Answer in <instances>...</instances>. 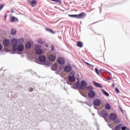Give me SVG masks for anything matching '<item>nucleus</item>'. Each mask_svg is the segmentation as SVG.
Here are the masks:
<instances>
[{
    "instance_id": "6e6552de",
    "label": "nucleus",
    "mask_w": 130,
    "mask_h": 130,
    "mask_svg": "<svg viewBox=\"0 0 130 130\" xmlns=\"http://www.w3.org/2000/svg\"><path fill=\"white\" fill-rule=\"evenodd\" d=\"M29 4H30V5L32 7V8H35V7H36L37 6V1L36 0H32V1H28Z\"/></svg>"
},
{
    "instance_id": "412c9836",
    "label": "nucleus",
    "mask_w": 130,
    "mask_h": 130,
    "mask_svg": "<svg viewBox=\"0 0 130 130\" xmlns=\"http://www.w3.org/2000/svg\"><path fill=\"white\" fill-rule=\"evenodd\" d=\"M75 86L77 88H81V84H80V81H77L75 83Z\"/></svg>"
},
{
    "instance_id": "5701e85b",
    "label": "nucleus",
    "mask_w": 130,
    "mask_h": 130,
    "mask_svg": "<svg viewBox=\"0 0 130 130\" xmlns=\"http://www.w3.org/2000/svg\"><path fill=\"white\" fill-rule=\"evenodd\" d=\"M101 90L102 92L103 93V94L105 95V96H109V94L107 92L105 91L104 89H101Z\"/></svg>"
},
{
    "instance_id": "ea45409f",
    "label": "nucleus",
    "mask_w": 130,
    "mask_h": 130,
    "mask_svg": "<svg viewBox=\"0 0 130 130\" xmlns=\"http://www.w3.org/2000/svg\"><path fill=\"white\" fill-rule=\"evenodd\" d=\"M126 130H130L129 128H127Z\"/></svg>"
},
{
    "instance_id": "473e14b6",
    "label": "nucleus",
    "mask_w": 130,
    "mask_h": 130,
    "mask_svg": "<svg viewBox=\"0 0 130 130\" xmlns=\"http://www.w3.org/2000/svg\"><path fill=\"white\" fill-rule=\"evenodd\" d=\"M115 92H116V93H119V89H118V88H117V87H116V88H115Z\"/></svg>"
},
{
    "instance_id": "a19ab883",
    "label": "nucleus",
    "mask_w": 130,
    "mask_h": 130,
    "mask_svg": "<svg viewBox=\"0 0 130 130\" xmlns=\"http://www.w3.org/2000/svg\"><path fill=\"white\" fill-rule=\"evenodd\" d=\"M112 86H113V87H115L114 84H112Z\"/></svg>"
},
{
    "instance_id": "c756f323",
    "label": "nucleus",
    "mask_w": 130,
    "mask_h": 130,
    "mask_svg": "<svg viewBox=\"0 0 130 130\" xmlns=\"http://www.w3.org/2000/svg\"><path fill=\"white\" fill-rule=\"evenodd\" d=\"M102 115L104 117H107V116H108V114H107L106 112H105L102 114Z\"/></svg>"
},
{
    "instance_id": "f704fd0d",
    "label": "nucleus",
    "mask_w": 130,
    "mask_h": 130,
    "mask_svg": "<svg viewBox=\"0 0 130 130\" xmlns=\"http://www.w3.org/2000/svg\"><path fill=\"white\" fill-rule=\"evenodd\" d=\"M7 17H8V14H5V16H4V20H7Z\"/></svg>"
},
{
    "instance_id": "b1692460",
    "label": "nucleus",
    "mask_w": 130,
    "mask_h": 130,
    "mask_svg": "<svg viewBox=\"0 0 130 130\" xmlns=\"http://www.w3.org/2000/svg\"><path fill=\"white\" fill-rule=\"evenodd\" d=\"M51 70H52V71H56L57 70V66H52Z\"/></svg>"
},
{
    "instance_id": "9d476101",
    "label": "nucleus",
    "mask_w": 130,
    "mask_h": 130,
    "mask_svg": "<svg viewBox=\"0 0 130 130\" xmlns=\"http://www.w3.org/2000/svg\"><path fill=\"white\" fill-rule=\"evenodd\" d=\"M63 70L66 73H70L72 71V67L71 66H66L63 68Z\"/></svg>"
},
{
    "instance_id": "c85d7f7f",
    "label": "nucleus",
    "mask_w": 130,
    "mask_h": 130,
    "mask_svg": "<svg viewBox=\"0 0 130 130\" xmlns=\"http://www.w3.org/2000/svg\"><path fill=\"white\" fill-rule=\"evenodd\" d=\"M52 2H55V3H57L58 4H61V1L60 0H50Z\"/></svg>"
},
{
    "instance_id": "7ed1b4c3",
    "label": "nucleus",
    "mask_w": 130,
    "mask_h": 130,
    "mask_svg": "<svg viewBox=\"0 0 130 130\" xmlns=\"http://www.w3.org/2000/svg\"><path fill=\"white\" fill-rule=\"evenodd\" d=\"M75 76H76V73L75 72H71L69 75L68 80L70 82H71V83L75 82V80H76V77H75Z\"/></svg>"
},
{
    "instance_id": "e433bc0d",
    "label": "nucleus",
    "mask_w": 130,
    "mask_h": 130,
    "mask_svg": "<svg viewBox=\"0 0 130 130\" xmlns=\"http://www.w3.org/2000/svg\"><path fill=\"white\" fill-rule=\"evenodd\" d=\"M3 45L0 43V50H2L3 49Z\"/></svg>"
},
{
    "instance_id": "bb28decb",
    "label": "nucleus",
    "mask_w": 130,
    "mask_h": 130,
    "mask_svg": "<svg viewBox=\"0 0 130 130\" xmlns=\"http://www.w3.org/2000/svg\"><path fill=\"white\" fill-rule=\"evenodd\" d=\"M69 17H71L72 18H76L77 19V14H75V15H69Z\"/></svg>"
},
{
    "instance_id": "0eeeda50",
    "label": "nucleus",
    "mask_w": 130,
    "mask_h": 130,
    "mask_svg": "<svg viewBox=\"0 0 130 130\" xmlns=\"http://www.w3.org/2000/svg\"><path fill=\"white\" fill-rule=\"evenodd\" d=\"M48 59L50 60V61H55V59H56V57L53 54H50L48 57Z\"/></svg>"
},
{
    "instance_id": "423d86ee",
    "label": "nucleus",
    "mask_w": 130,
    "mask_h": 130,
    "mask_svg": "<svg viewBox=\"0 0 130 130\" xmlns=\"http://www.w3.org/2000/svg\"><path fill=\"white\" fill-rule=\"evenodd\" d=\"M87 86V83H86V81H82L80 83V88L82 90H85L86 89V87Z\"/></svg>"
},
{
    "instance_id": "cd10ccee",
    "label": "nucleus",
    "mask_w": 130,
    "mask_h": 130,
    "mask_svg": "<svg viewBox=\"0 0 130 130\" xmlns=\"http://www.w3.org/2000/svg\"><path fill=\"white\" fill-rule=\"evenodd\" d=\"M38 43L40 44H44V42H43L41 39H39L38 40Z\"/></svg>"
},
{
    "instance_id": "79ce46f5",
    "label": "nucleus",
    "mask_w": 130,
    "mask_h": 130,
    "mask_svg": "<svg viewBox=\"0 0 130 130\" xmlns=\"http://www.w3.org/2000/svg\"><path fill=\"white\" fill-rule=\"evenodd\" d=\"M59 69H60V66L59 67Z\"/></svg>"
},
{
    "instance_id": "c9c22d12",
    "label": "nucleus",
    "mask_w": 130,
    "mask_h": 130,
    "mask_svg": "<svg viewBox=\"0 0 130 130\" xmlns=\"http://www.w3.org/2000/svg\"><path fill=\"white\" fill-rule=\"evenodd\" d=\"M121 129L122 130H126V127H125V126H122V127H121Z\"/></svg>"
},
{
    "instance_id": "f03ea898",
    "label": "nucleus",
    "mask_w": 130,
    "mask_h": 130,
    "mask_svg": "<svg viewBox=\"0 0 130 130\" xmlns=\"http://www.w3.org/2000/svg\"><path fill=\"white\" fill-rule=\"evenodd\" d=\"M109 119L111 120H113L115 123H119L120 121L117 119V116L114 113L111 114L109 116Z\"/></svg>"
},
{
    "instance_id": "4c0bfd02",
    "label": "nucleus",
    "mask_w": 130,
    "mask_h": 130,
    "mask_svg": "<svg viewBox=\"0 0 130 130\" xmlns=\"http://www.w3.org/2000/svg\"><path fill=\"white\" fill-rule=\"evenodd\" d=\"M29 92H33V88H31L29 90Z\"/></svg>"
},
{
    "instance_id": "aec40b11",
    "label": "nucleus",
    "mask_w": 130,
    "mask_h": 130,
    "mask_svg": "<svg viewBox=\"0 0 130 130\" xmlns=\"http://www.w3.org/2000/svg\"><path fill=\"white\" fill-rule=\"evenodd\" d=\"M16 33H17V30L15 29H11V34L12 35H16Z\"/></svg>"
},
{
    "instance_id": "7c9ffc66",
    "label": "nucleus",
    "mask_w": 130,
    "mask_h": 130,
    "mask_svg": "<svg viewBox=\"0 0 130 130\" xmlns=\"http://www.w3.org/2000/svg\"><path fill=\"white\" fill-rule=\"evenodd\" d=\"M4 7H5V5H0V11H2V10H3Z\"/></svg>"
},
{
    "instance_id": "f257e3e1",
    "label": "nucleus",
    "mask_w": 130,
    "mask_h": 130,
    "mask_svg": "<svg viewBox=\"0 0 130 130\" xmlns=\"http://www.w3.org/2000/svg\"><path fill=\"white\" fill-rule=\"evenodd\" d=\"M12 49L13 51H23L24 50V45L20 44L18 46V44H12Z\"/></svg>"
},
{
    "instance_id": "1a4fd4ad",
    "label": "nucleus",
    "mask_w": 130,
    "mask_h": 130,
    "mask_svg": "<svg viewBox=\"0 0 130 130\" xmlns=\"http://www.w3.org/2000/svg\"><path fill=\"white\" fill-rule=\"evenodd\" d=\"M57 61L59 63V64H63L64 62H66L64 58L60 57L57 59Z\"/></svg>"
},
{
    "instance_id": "a878e982",
    "label": "nucleus",
    "mask_w": 130,
    "mask_h": 130,
    "mask_svg": "<svg viewBox=\"0 0 130 130\" xmlns=\"http://www.w3.org/2000/svg\"><path fill=\"white\" fill-rule=\"evenodd\" d=\"M46 31H48L50 32V33H51L52 34H54V31L52 29H50L49 28H46Z\"/></svg>"
},
{
    "instance_id": "a211bd4d",
    "label": "nucleus",
    "mask_w": 130,
    "mask_h": 130,
    "mask_svg": "<svg viewBox=\"0 0 130 130\" xmlns=\"http://www.w3.org/2000/svg\"><path fill=\"white\" fill-rule=\"evenodd\" d=\"M92 83L95 87H98V88H102V86H101V84L95 82V81H92Z\"/></svg>"
},
{
    "instance_id": "f3484780",
    "label": "nucleus",
    "mask_w": 130,
    "mask_h": 130,
    "mask_svg": "<svg viewBox=\"0 0 130 130\" xmlns=\"http://www.w3.org/2000/svg\"><path fill=\"white\" fill-rule=\"evenodd\" d=\"M32 46L31 44L30 43V42H28L26 44H25V48L27 49H29V48H30Z\"/></svg>"
},
{
    "instance_id": "ddd939ff",
    "label": "nucleus",
    "mask_w": 130,
    "mask_h": 130,
    "mask_svg": "<svg viewBox=\"0 0 130 130\" xmlns=\"http://www.w3.org/2000/svg\"><path fill=\"white\" fill-rule=\"evenodd\" d=\"M95 92L93 90H90L88 93V96L90 97V98H93L95 97Z\"/></svg>"
},
{
    "instance_id": "2eb2a0df",
    "label": "nucleus",
    "mask_w": 130,
    "mask_h": 130,
    "mask_svg": "<svg viewBox=\"0 0 130 130\" xmlns=\"http://www.w3.org/2000/svg\"><path fill=\"white\" fill-rule=\"evenodd\" d=\"M35 50L37 54H42V53H43V51L41 49H36V48H35Z\"/></svg>"
},
{
    "instance_id": "4be33fe9",
    "label": "nucleus",
    "mask_w": 130,
    "mask_h": 130,
    "mask_svg": "<svg viewBox=\"0 0 130 130\" xmlns=\"http://www.w3.org/2000/svg\"><path fill=\"white\" fill-rule=\"evenodd\" d=\"M120 127H121V124H118L115 127V130H119L120 129Z\"/></svg>"
},
{
    "instance_id": "4468645a",
    "label": "nucleus",
    "mask_w": 130,
    "mask_h": 130,
    "mask_svg": "<svg viewBox=\"0 0 130 130\" xmlns=\"http://www.w3.org/2000/svg\"><path fill=\"white\" fill-rule=\"evenodd\" d=\"M93 104L96 106H99V105L101 104V101H100V100L96 99L93 101Z\"/></svg>"
},
{
    "instance_id": "f8f14e48",
    "label": "nucleus",
    "mask_w": 130,
    "mask_h": 130,
    "mask_svg": "<svg viewBox=\"0 0 130 130\" xmlns=\"http://www.w3.org/2000/svg\"><path fill=\"white\" fill-rule=\"evenodd\" d=\"M3 44L4 46L7 47L9 46L10 44H11V43L10 42V40L8 39H5L3 41Z\"/></svg>"
},
{
    "instance_id": "6ab92c4d",
    "label": "nucleus",
    "mask_w": 130,
    "mask_h": 130,
    "mask_svg": "<svg viewBox=\"0 0 130 130\" xmlns=\"http://www.w3.org/2000/svg\"><path fill=\"white\" fill-rule=\"evenodd\" d=\"M77 46H78V47L82 48V47L83 46V43L81 41H78L77 42Z\"/></svg>"
},
{
    "instance_id": "39448f33",
    "label": "nucleus",
    "mask_w": 130,
    "mask_h": 130,
    "mask_svg": "<svg viewBox=\"0 0 130 130\" xmlns=\"http://www.w3.org/2000/svg\"><path fill=\"white\" fill-rule=\"evenodd\" d=\"M38 59L40 62H45L46 61V57L44 55H40L38 57Z\"/></svg>"
},
{
    "instance_id": "20e7f679",
    "label": "nucleus",
    "mask_w": 130,
    "mask_h": 130,
    "mask_svg": "<svg viewBox=\"0 0 130 130\" xmlns=\"http://www.w3.org/2000/svg\"><path fill=\"white\" fill-rule=\"evenodd\" d=\"M24 42V39H13L11 40V44H22Z\"/></svg>"
},
{
    "instance_id": "393cba45",
    "label": "nucleus",
    "mask_w": 130,
    "mask_h": 130,
    "mask_svg": "<svg viewBox=\"0 0 130 130\" xmlns=\"http://www.w3.org/2000/svg\"><path fill=\"white\" fill-rule=\"evenodd\" d=\"M105 108L106 109H107V110H109L110 109V105H109V104H106Z\"/></svg>"
},
{
    "instance_id": "58836bf2",
    "label": "nucleus",
    "mask_w": 130,
    "mask_h": 130,
    "mask_svg": "<svg viewBox=\"0 0 130 130\" xmlns=\"http://www.w3.org/2000/svg\"><path fill=\"white\" fill-rule=\"evenodd\" d=\"M85 64H87V66H92L91 64L88 63V62H85Z\"/></svg>"
},
{
    "instance_id": "dca6fc26",
    "label": "nucleus",
    "mask_w": 130,
    "mask_h": 130,
    "mask_svg": "<svg viewBox=\"0 0 130 130\" xmlns=\"http://www.w3.org/2000/svg\"><path fill=\"white\" fill-rule=\"evenodd\" d=\"M18 18L15 17V16H12L11 18L10 22H11V23H13V22H18Z\"/></svg>"
},
{
    "instance_id": "9b49d317",
    "label": "nucleus",
    "mask_w": 130,
    "mask_h": 130,
    "mask_svg": "<svg viewBox=\"0 0 130 130\" xmlns=\"http://www.w3.org/2000/svg\"><path fill=\"white\" fill-rule=\"evenodd\" d=\"M86 17V13L82 12L79 14H77V19H83Z\"/></svg>"
},
{
    "instance_id": "72a5a7b5",
    "label": "nucleus",
    "mask_w": 130,
    "mask_h": 130,
    "mask_svg": "<svg viewBox=\"0 0 130 130\" xmlns=\"http://www.w3.org/2000/svg\"><path fill=\"white\" fill-rule=\"evenodd\" d=\"M51 51H53V50H54V46L51 45Z\"/></svg>"
},
{
    "instance_id": "2f4dec72",
    "label": "nucleus",
    "mask_w": 130,
    "mask_h": 130,
    "mask_svg": "<svg viewBox=\"0 0 130 130\" xmlns=\"http://www.w3.org/2000/svg\"><path fill=\"white\" fill-rule=\"evenodd\" d=\"M95 71L96 73L97 74V75H99V72L98 71V69L95 68Z\"/></svg>"
}]
</instances>
